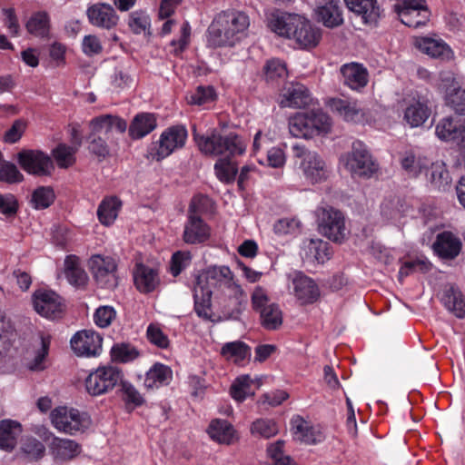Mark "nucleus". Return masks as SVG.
Instances as JSON below:
<instances>
[{
	"label": "nucleus",
	"mask_w": 465,
	"mask_h": 465,
	"mask_svg": "<svg viewBox=\"0 0 465 465\" xmlns=\"http://www.w3.org/2000/svg\"><path fill=\"white\" fill-rule=\"evenodd\" d=\"M75 153L76 149L74 147L64 143H58L52 150V156L54 157L57 166L61 169H68L75 163Z\"/></svg>",
	"instance_id": "09e8293b"
},
{
	"label": "nucleus",
	"mask_w": 465,
	"mask_h": 465,
	"mask_svg": "<svg viewBox=\"0 0 465 465\" xmlns=\"http://www.w3.org/2000/svg\"><path fill=\"white\" fill-rule=\"evenodd\" d=\"M212 201L207 195L198 194L193 197L188 208L187 215L201 217L208 212Z\"/></svg>",
	"instance_id": "774afa93"
},
{
	"label": "nucleus",
	"mask_w": 465,
	"mask_h": 465,
	"mask_svg": "<svg viewBox=\"0 0 465 465\" xmlns=\"http://www.w3.org/2000/svg\"><path fill=\"white\" fill-rule=\"evenodd\" d=\"M394 11L402 24L412 28L424 25L429 21L430 15L427 6L415 8L401 7L400 5H394Z\"/></svg>",
	"instance_id": "e433bc0d"
},
{
	"label": "nucleus",
	"mask_w": 465,
	"mask_h": 465,
	"mask_svg": "<svg viewBox=\"0 0 465 465\" xmlns=\"http://www.w3.org/2000/svg\"><path fill=\"white\" fill-rule=\"evenodd\" d=\"M301 257L310 264H323L331 257L330 244L321 239L307 240L303 242Z\"/></svg>",
	"instance_id": "b1692460"
},
{
	"label": "nucleus",
	"mask_w": 465,
	"mask_h": 465,
	"mask_svg": "<svg viewBox=\"0 0 465 465\" xmlns=\"http://www.w3.org/2000/svg\"><path fill=\"white\" fill-rule=\"evenodd\" d=\"M194 278L195 286L213 292L223 285H230L232 272L228 266H210L201 273L195 274Z\"/></svg>",
	"instance_id": "dca6fc26"
},
{
	"label": "nucleus",
	"mask_w": 465,
	"mask_h": 465,
	"mask_svg": "<svg viewBox=\"0 0 465 465\" xmlns=\"http://www.w3.org/2000/svg\"><path fill=\"white\" fill-rule=\"evenodd\" d=\"M213 170L217 179L224 184L233 183L239 173L238 163L229 158H219Z\"/></svg>",
	"instance_id": "a18cd8bd"
},
{
	"label": "nucleus",
	"mask_w": 465,
	"mask_h": 465,
	"mask_svg": "<svg viewBox=\"0 0 465 465\" xmlns=\"http://www.w3.org/2000/svg\"><path fill=\"white\" fill-rule=\"evenodd\" d=\"M23 180L24 175L20 173L16 165L3 159L0 163V182L18 183Z\"/></svg>",
	"instance_id": "052dcab7"
},
{
	"label": "nucleus",
	"mask_w": 465,
	"mask_h": 465,
	"mask_svg": "<svg viewBox=\"0 0 465 465\" xmlns=\"http://www.w3.org/2000/svg\"><path fill=\"white\" fill-rule=\"evenodd\" d=\"M34 310L48 320L61 319L65 311L64 299L51 289L39 288L32 294Z\"/></svg>",
	"instance_id": "9d476101"
},
{
	"label": "nucleus",
	"mask_w": 465,
	"mask_h": 465,
	"mask_svg": "<svg viewBox=\"0 0 465 465\" xmlns=\"http://www.w3.org/2000/svg\"><path fill=\"white\" fill-rule=\"evenodd\" d=\"M262 70L266 83L272 85L284 81L288 74L286 64L278 58L268 60Z\"/></svg>",
	"instance_id": "49530a36"
},
{
	"label": "nucleus",
	"mask_w": 465,
	"mask_h": 465,
	"mask_svg": "<svg viewBox=\"0 0 465 465\" xmlns=\"http://www.w3.org/2000/svg\"><path fill=\"white\" fill-rule=\"evenodd\" d=\"M21 168L36 176H49L54 170L50 155L40 150L24 149L17 154Z\"/></svg>",
	"instance_id": "f8f14e48"
},
{
	"label": "nucleus",
	"mask_w": 465,
	"mask_h": 465,
	"mask_svg": "<svg viewBox=\"0 0 465 465\" xmlns=\"http://www.w3.org/2000/svg\"><path fill=\"white\" fill-rule=\"evenodd\" d=\"M122 208V201L117 196H105L98 205L97 218L104 226H111Z\"/></svg>",
	"instance_id": "58836bf2"
},
{
	"label": "nucleus",
	"mask_w": 465,
	"mask_h": 465,
	"mask_svg": "<svg viewBox=\"0 0 465 465\" xmlns=\"http://www.w3.org/2000/svg\"><path fill=\"white\" fill-rule=\"evenodd\" d=\"M51 419L58 430L70 434L83 430L91 424L90 417L78 409H54Z\"/></svg>",
	"instance_id": "ddd939ff"
},
{
	"label": "nucleus",
	"mask_w": 465,
	"mask_h": 465,
	"mask_svg": "<svg viewBox=\"0 0 465 465\" xmlns=\"http://www.w3.org/2000/svg\"><path fill=\"white\" fill-rule=\"evenodd\" d=\"M253 381L249 375L237 377L230 388V394L238 402L243 401L249 395L253 394L252 386Z\"/></svg>",
	"instance_id": "5fc2aeb1"
},
{
	"label": "nucleus",
	"mask_w": 465,
	"mask_h": 465,
	"mask_svg": "<svg viewBox=\"0 0 465 465\" xmlns=\"http://www.w3.org/2000/svg\"><path fill=\"white\" fill-rule=\"evenodd\" d=\"M207 433L213 441L219 444L231 445L238 440L236 430L231 423L224 420H213L208 426Z\"/></svg>",
	"instance_id": "f704fd0d"
},
{
	"label": "nucleus",
	"mask_w": 465,
	"mask_h": 465,
	"mask_svg": "<svg viewBox=\"0 0 465 465\" xmlns=\"http://www.w3.org/2000/svg\"><path fill=\"white\" fill-rule=\"evenodd\" d=\"M461 247L460 240L449 231L438 233L432 244L435 254L446 260L456 258L460 254Z\"/></svg>",
	"instance_id": "a878e982"
},
{
	"label": "nucleus",
	"mask_w": 465,
	"mask_h": 465,
	"mask_svg": "<svg viewBox=\"0 0 465 465\" xmlns=\"http://www.w3.org/2000/svg\"><path fill=\"white\" fill-rule=\"evenodd\" d=\"M415 46L431 58L443 62L450 61L454 56L450 45L437 35L418 37L415 41Z\"/></svg>",
	"instance_id": "412c9836"
},
{
	"label": "nucleus",
	"mask_w": 465,
	"mask_h": 465,
	"mask_svg": "<svg viewBox=\"0 0 465 465\" xmlns=\"http://www.w3.org/2000/svg\"><path fill=\"white\" fill-rule=\"evenodd\" d=\"M64 265V273L67 282L77 289H85L89 282V277L87 272L81 266L79 257L74 254L66 255Z\"/></svg>",
	"instance_id": "7c9ffc66"
},
{
	"label": "nucleus",
	"mask_w": 465,
	"mask_h": 465,
	"mask_svg": "<svg viewBox=\"0 0 465 465\" xmlns=\"http://www.w3.org/2000/svg\"><path fill=\"white\" fill-rule=\"evenodd\" d=\"M465 129L464 121L459 116H445L435 127L436 136L442 142H454L461 139Z\"/></svg>",
	"instance_id": "cd10ccee"
},
{
	"label": "nucleus",
	"mask_w": 465,
	"mask_h": 465,
	"mask_svg": "<svg viewBox=\"0 0 465 465\" xmlns=\"http://www.w3.org/2000/svg\"><path fill=\"white\" fill-rule=\"evenodd\" d=\"M124 378L123 370L115 365L100 366L85 378L84 385L88 394L100 396L111 391Z\"/></svg>",
	"instance_id": "0eeeda50"
},
{
	"label": "nucleus",
	"mask_w": 465,
	"mask_h": 465,
	"mask_svg": "<svg viewBox=\"0 0 465 465\" xmlns=\"http://www.w3.org/2000/svg\"><path fill=\"white\" fill-rule=\"evenodd\" d=\"M210 237L211 227L202 217L187 215L182 235V239L186 244H203Z\"/></svg>",
	"instance_id": "aec40b11"
},
{
	"label": "nucleus",
	"mask_w": 465,
	"mask_h": 465,
	"mask_svg": "<svg viewBox=\"0 0 465 465\" xmlns=\"http://www.w3.org/2000/svg\"><path fill=\"white\" fill-rule=\"evenodd\" d=\"M54 190L49 186H40L32 194V203L35 209L48 208L54 201Z\"/></svg>",
	"instance_id": "4d7b16f0"
},
{
	"label": "nucleus",
	"mask_w": 465,
	"mask_h": 465,
	"mask_svg": "<svg viewBox=\"0 0 465 465\" xmlns=\"http://www.w3.org/2000/svg\"><path fill=\"white\" fill-rule=\"evenodd\" d=\"M309 112L311 119L313 121L314 136L327 134L331 126L330 116L322 110H312Z\"/></svg>",
	"instance_id": "680f3d73"
},
{
	"label": "nucleus",
	"mask_w": 465,
	"mask_h": 465,
	"mask_svg": "<svg viewBox=\"0 0 465 465\" xmlns=\"http://www.w3.org/2000/svg\"><path fill=\"white\" fill-rule=\"evenodd\" d=\"M346 7L360 16L365 25H376L381 16V7L377 0H344Z\"/></svg>",
	"instance_id": "393cba45"
},
{
	"label": "nucleus",
	"mask_w": 465,
	"mask_h": 465,
	"mask_svg": "<svg viewBox=\"0 0 465 465\" xmlns=\"http://www.w3.org/2000/svg\"><path fill=\"white\" fill-rule=\"evenodd\" d=\"M110 353L113 361L120 363L131 362L140 356L136 347L127 342L114 344Z\"/></svg>",
	"instance_id": "603ef678"
},
{
	"label": "nucleus",
	"mask_w": 465,
	"mask_h": 465,
	"mask_svg": "<svg viewBox=\"0 0 465 465\" xmlns=\"http://www.w3.org/2000/svg\"><path fill=\"white\" fill-rule=\"evenodd\" d=\"M71 348L80 357H96L102 352L103 338L92 330L75 332L70 340Z\"/></svg>",
	"instance_id": "2eb2a0df"
},
{
	"label": "nucleus",
	"mask_w": 465,
	"mask_h": 465,
	"mask_svg": "<svg viewBox=\"0 0 465 465\" xmlns=\"http://www.w3.org/2000/svg\"><path fill=\"white\" fill-rule=\"evenodd\" d=\"M86 15L92 25L106 30L115 27L119 21L114 8L105 3L91 5L87 7Z\"/></svg>",
	"instance_id": "6ab92c4d"
},
{
	"label": "nucleus",
	"mask_w": 465,
	"mask_h": 465,
	"mask_svg": "<svg viewBox=\"0 0 465 465\" xmlns=\"http://www.w3.org/2000/svg\"><path fill=\"white\" fill-rule=\"evenodd\" d=\"M173 381V370L161 362H155L146 371L143 386L147 391H154L167 386Z\"/></svg>",
	"instance_id": "c756f323"
},
{
	"label": "nucleus",
	"mask_w": 465,
	"mask_h": 465,
	"mask_svg": "<svg viewBox=\"0 0 465 465\" xmlns=\"http://www.w3.org/2000/svg\"><path fill=\"white\" fill-rule=\"evenodd\" d=\"M194 140L202 153L220 158L233 159L244 154L247 148L244 138L235 132L213 129L206 134H194Z\"/></svg>",
	"instance_id": "7ed1b4c3"
},
{
	"label": "nucleus",
	"mask_w": 465,
	"mask_h": 465,
	"mask_svg": "<svg viewBox=\"0 0 465 465\" xmlns=\"http://www.w3.org/2000/svg\"><path fill=\"white\" fill-rule=\"evenodd\" d=\"M249 16L242 11L226 10L219 14L207 29V44L213 48L234 47L247 35Z\"/></svg>",
	"instance_id": "f257e3e1"
},
{
	"label": "nucleus",
	"mask_w": 465,
	"mask_h": 465,
	"mask_svg": "<svg viewBox=\"0 0 465 465\" xmlns=\"http://www.w3.org/2000/svg\"><path fill=\"white\" fill-rule=\"evenodd\" d=\"M22 430L17 421L5 420L0 422V448L11 451L16 445L17 437Z\"/></svg>",
	"instance_id": "c03bdc74"
},
{
	"label": "nucleus",
	"mask_w": 465,
	"mask_h": 465,
	"mask_svg": "<svg viewBox=\"0 0 465 465\" xmlns=\"http://www.w3.org/2000/svg\"><path fill=\"white\" fill-rule=\"evenodd\" d=\"M88 267L99 288L114 290L117 287V264L112 257L94 254L88 260Z\"/></svg>",
	"instance_id": "9b49d317"
},
{
	"label": "nucleus",
	"mask_w": 465,
	"mask_h": 465,
	"mask_svg": "<svg viewBox=\"0 0 465 465\" xmlns=\"http://www.w3.org/2000/svg\"><path fill=\"white\" fill-rule=\"evenodd\" d=\"M296 155L302 156L301 167L305 178L312 183H320L327 180L329 170L321 155L315 152H297Z\"/></svg>",
	"instance_id": "a211bd4d"
},
{
	"label": "nucleus",
	"mask_w": 465,
	"mask_h": 465,
	"mask_svg": "<svg viewBox=\"0 0 465 465\" xmlns=\"http://www.w3.org/2000/svg\"><path fill=\"white\" fill-rule=\"evenodd\" d=\"M427 175L430 183L438 190H446L451 182L450 173L444 163H431Z\"/></svg>",
	"instance_id": "864d4df0"
},
{
	"label": "nucleus",
	"mask_w": 465,
	"mask_h": 465,
	"mask_svg": "<svg viewBox=\"0 0 465 465\" xmlns=\"http://www.w3.org/2000/svg\"><path fill=\"white\" fill-rule=\"evenodd\" d=\"M441 302L447 310L453 312L456 317L463 318L465 315V300L460 289L453 284L445 288Z\"/></svg>",
	"instance_id": "a19ab883"
},
{
	"label": "nucleus",
	"mask_w": 465,
	"mask_h": 465,
	"mask_svg": "<svg viewBox=\"0 0 465 465\" xmlns=\"http://www.w3.org/2000/svg\"><path fill=\"white\" fill-rule=\"evenodd\" d=\"M326 106L345 122L364 124L369 121L367 111L355 100L329 98Z\"/></svg>",
	"instance_id": "4468645a"
},
{
	"label": "nucleus",
	"mask_w": 465,
	"mask_h": 465,
	"mask_svg": "<svg viewBox=\"0 0 465 465\" xmlns=\"http://www.w3.org/2000/svg\"><path fill=\"white\" fill-rule=\"evenodd\" d=\"M291 426L295 439L305 444H317L325 439L322 426L312 425L301 416L293 417Z\"/></svg>",
	"instance_id": "4be33fe9"
},
{
	"label": "nucleus",
	"mask_w": 465,
	"mask_h": 465,
	"mask_svg": "<svg viewBox=\"0 0 465 465\" xmlns=\"http://www.w3.org/2000/svg\"><path fill=\"white\" fill-rule=\"evenodd\" d=\"M25 29L29 35L39 39H49L51 19L46 11L34 12L26 21Z\"/></svg>",
	"instance_id": "4c0bfd02"
},
{
	"label": "nucleus",
	"mask_w": 465,
	"mask_h": 465,
	"mask_svg": "<svg viewBox=\"0 0 465 465\" xmlns=\"http://www.w3.org/2000/svg\"><path fill=\"white\" fill-rule=\"evenodd\" d=\"M427 166L428 163L420 157L416 158L412 153H407L401 159V167L410 176H418L427 168Z\"/></svg>",
	"instance_id": "e2e57ef3"
},
{
	"label": "nucleus",
	"mask_w": 465,
	"mask_h": 465,
	"mask_svg": "<svg viewBox=\"0 0 465 465\" xmlns=\"http://www.w3.org/2000/svg\"><path fill=\"white\" fill-rule=\"evenodd\" d=\"M343 84L351 90L360 91L368 84L367 69L358 63L345 64L341 67Z\"/></svg>",
	"instance_id": "2f4dec72"
},
{
	"label": "nucleus",
	"mask_w": 465,
	"mask_h": 465,
	"mask_svg": "<svg viewBox=\"0 0 465 465\" xmlns=\"http://www.w3.org/2000/svg\"><path fill=\"white\" fill-rule=\"evenodd\" d=\"M439 88L444 93L446 104L457 114H465V89H462L455 77L445 74L440 77Z\"/></svg>",
	"instance_id": "f3484780"
},
{
	"label": "nucleus",
	"mask_w": 465,
	"mask_h": 465,
	"mask_svg": "<svg viewBox=\"0 0 465 465\" xmlns=\"http://www.w3.org/2000/svg\"><path fill=\"white\" fill-rule=\"evenodd\" d=\"M188 131L184 124H173L165 128L156 142L151 143L147 150V157L161 162L174 152L185 146Z\"/></svg>",
	"instance_id": "20e7f679"
},
{
	"label": "nucleus",
	"mask_w": 465,
	"mask_h": 465,
	"mask_svg": "<svg viewBox=\"0 0 465 465\" xmlns=\"http://www.w3.org/2000/svg\"><path fill=\"white\" fill-rule=\"evenodd\" d=\"M134 282L141 293L153 292L160 284L158 270L143 263H137L134 271Z\"/></svg>",
	"instance_id": "bb28decb"
},
{
	"label": "nucleus",
	"mask_w": 465,
	"mask_h": 465,
	"mask_svg": "<svg viewBox=\"0 0 465 465\" xmlns=\"http://www.w3.org/2000/svg\"><path fill=\"white\" fill-rule=\"evenodd\" d=\"M50 450L55 460L67 461L80 454L81 445L73 440L54 438Z\"/></svg>",
	"instance_id": "ea45409f"
},
{
	"label": "nucleus",
	"mask_w": 465,
	"mask_h": 465,
	"mask_svg": "<svg viewBox=\"0 0 465 465\" xmlns=\"http://www.w3.org/2000/svg\"><path fill=\"white\" fill-rule=\"evenodd\" d=\"M431 114L430 101L426 97H418L406 107L404 120L411 127L422 125Z\"/></svg>",
	"instance_id": "473e14b6"
},
{
	"label": "nucleus",
	"mask_w": 465,
	"mask_h": 465,
	"mask_svg": "<svg viewBox=\"0 0 465 465\" xmlns=\"http://www.w3.org/2000/svg\"><path fill=\"white\" fill-rule=\"evenodd\" d=\"M128 25L134 34L140 35L150 25V18L143 11H134L130 14Z\"/></svg>",
	"instance_id": "69168bd1"
},
{
	"label": "nucleus",
	"mask_w": 465,
	"mask_h": 465,
	"mask_svg": "<svg viewBox=\"0 0 465 465\" xmlns=\"http://www.w3.org/2000/svg\"><path fill=\"white\" fill-rule=\"evenodd\" d=\"M271 29L280 36L293 39L302 49L316 47L322 39V30L306 17L282 12L271 21Z\"/></svg>",
	"instance_id": "f03ea898"
},
{
	"label": "nucleus",
	"mask_w": 465,
	"mask_h": 465,
	"mask_svg": "<svg viewBox=\"0 0 465 465\" xmlns=\"http://www.w3.org/2000/svg\"><path fill=\"white\" fill-rule=\"evenodd\" d=\"M339 3V0H328L324 4L317 5L313 10L316 22L330 29L341 26L344 23V19Z\"/></svg>",
	"instance_id": "5701e85b"
},
{
	"label": "nucleus",
	"mask_w": 465,
	"mask_h": 465,
	"mask_svg": "<svg viewBox=\"0 0 465 465\" xmlns=\"http://www.w3.org/2000/svg\"><path fill=\"white\" fill-rule=\"evenodd\" d=\"M193 311L196 315L204 322H219L222 321H238L243 311L242 302H236L235 306L231 310L227 311L223 309V316H219L217 319L214 318L213 313V303L212 296L213 291L205 289H200L197 286H193Z\"/></svg>",
	"instance_id": "423d86ee"
},
{
	"label": "nucleus",
	"mask_w": 465,
	"mask_h": 465,
	"mask_svg": "<svg viewBox=\"0 0 465 465\" xmlns=\"http://www.w3.org/2000/svg\"><path fill=\"white\" fill-rule=\"evenodd\" d=\"M157 126V120L152 113L136 114L128 128V134L133 140H140L151 134Z\"/></svg>",
	"instance_id": "72a5a7b5"
},
{
	"label": "nucleus",
	"mask_w": 465,
	"mask_h": 465,
	"mask_svg": "<svg viewBox=\"0 0 465 465\" xmlns=\"http://www.w3.org/2000/svg\"><path fill=\"white\" fill-rule=\"evenodd\" d=\"M311 102L308 88L300 83H291L282 94V106L302 108Z\"/></svg>",
	"instance_id": "c9c22d12"
},
{
	"label": "nucleus",
	"mask_w": 465,
	"mask_h": 465,
	"mask_svg": "<svg viewBox=\"0 0 465 465\" xmlns=\"http://www.w3.org/2000/svg\"><path fill=\"white\" fill-rule=\"evenodd\" d=\"M221 354L227 358H234L236 363H241L251 357V347L242 341L226 342L222 347Z\"/></svg>",
	"instance_id": "8fccbe9b"
},
{
	"label": "nucleus",
	"mask_w": 465,
	"mask_h": 465,
	"mask_svg": "<svg viewBox=\"0 0 465 465\" xmlns=\"http://www.w3.org/2000/svg\"><path fill=\"white\" fill-rule=\"evenodd\" d=\"M148 341L161 349H167L170 344L168 336L155 324H149L146 330Z\"/></svg>",
	"instance_id": "338daca9"
},
{
	"label": "nucleus",
	"mask_w": 465,
	"mask_h": 465,
	"mask_svg": "<svg viewBox=\"0 0 465 465\" xmlns=\"http://www.w3.org/2000/svg\"><path fill=\"white\" fill-rule=\"evenodd\" d=\"M218 99V94L213 85H198L186 95V101L190 105H196L208 109Z\"/></svg>",
	"instance_id": "79ce46f5"
},
{
	"label": "nucleus",
	"mask_w": 465,
	"mask_h": 465,
	"mask_svg": "<svg viewBox=\"0 0 465 465\" xmlns=\"http://www.w3.org/2000/svg\"><path fill=\"white\" fill-rule=\"evenodd\" d=\"M116 317V311L113 306L98 307L94 313V322L100 328L108 327Z\"/></svg>",
	"instance_id": "0e129e2a"
},
{
	"label": "nucleus",
	"mask_w": 465,
	"mask_h": 465,
	"mask_svg": "<svg viewBox=\"0 0 465 465\" xmlns=\"http://www.w3.org/2000/svg\"><path fill=\"white\" fill-rule=\"evenodd\" d=\"M317 215L319 231L323 236L335 242H341L345 239L348 230L341 211L325 206L318 209Z\"/></svg>",
	"instance_id": "1a4fd4ad"
},
{
	"label": "nucleus",
	"mask_w": 465,
	"mask_h": 465,
	"mask_svg": "<svg viewBox=\"0 0 465 465\" xmlns=\"http://www.w3.org/2000/svg\"><path fill=\"white\" fill-rule=\"evenodd\" d=\"M430 267L431 263L427 260L416 259L406 261L399 270V281L401 282L404 278L416 271L427 272L430 271Z\"/></svg>",
	"instance_id": "bf43d9fd"
},
{
	"label": "nucleus",
	"mask_w": 465,
	"mask_h": 465,
	"mask_svg": "<svg viewBox=\"0 0 465 465\" xmlns=\"http://www.w3.org/2000/svg\"><path fill=\"white\" fill-rule=\"evenodd\" d=\"M313 121L310 116V112L297 113L290 119V133L295 137L312 138L314 137Z\"/></svg>",
	"instance_id": "37998d69"
},
{
	"label": "nucleus",
	"mask_w": 465,
	"mask_h": 465,
	"mask_svg": "<svg viewBox=\"0 0 465 465\" xmlns=\"http://www.w3.org/2000/svg\"><path fill=\"white\" fill-rule=\"evenodd\" d=\"M118 394L126 405H134V407H141L145 404V399L143 393L129 381L122 378L118 382Z\"/></svg>",
	"instance_id": "de8ad7c7"
},
{
	"label": "nucleus",
	"mask_w": 465,
	"mask_h": 465,
	"mask_svg": "<svg viewBox=\"0 0 465 465\" xmlns=\"http://www.w3.org/2000/svg\"><path fill=\"white\" fill-rule=\"evenodd\" d=\"M40 347L35 352V358L29 364L31 371H42L45 369V360L49 353L51 337L49 335L41 334Z\"/></svg>",
	"instance_id": "13d9d810"
},
{
	"label": "nucleus",
	"mask_w": 465,
	"mask_h": 465,
	"mask_svg": "<svg viewBox=\"0 0 465 465\" xmlns=\"http://www.w3.org/2000/svg\"><path fill=\"white\" fill-rule=\"evenodd\" d=\"M250 431L254 437L269 439L278 434L279 426L272 419L261 418L252 421Z\"/></svg>",
	"instance_id": "3c124183"
},
{
	"label": "nucleus",
	"mask_w": 465,
	"mask_h": 465,
	"mask_svg": "<svg viewBox=\"0 0 465 465\" xmlns=\"http://www.w3.org/2000/svg\"><path fill=\"white\" fill-rule=\"evenodd\" d=\"M343 160L346 169L353 178L370 179L379 170V164L373 159L367 145L360 140L352 143L351 152Z\"/></svg>",
	"instance_id": "39448f33"
},
{
	"label": "nucleus",
	"mask_w": 465,
	"mask_h": 465,
	"mask_svg": "<svg viewBox=\"0 0 465 465\" xmlns=\"http://www.w3.org/2000/svg\"><path fill=\"white\" fill-rule=\"evenodd\" d=\"M269 297L262 286H256L252 293V309L260 314L262 326L267 331H276L282 324V312L277 303H269Z\"/></svg>",
	"instance_id": "6e6552de"
},
{
	"label": "nucleus",
	"mask_w": 465,
	"mask_h": 465,
	"mask_svg": "<svg viewBox=\"0 0 465 465\" xmlns=\"http://www.w3.org/2000/svg\"><path fill=\"white\" fill-rule=\"evenodd\" d=\"M294 293L302 303L312 304L320 297V289L316 282L302 272L296 274L292 281Z\"/></svg>",
	"instance_id": "c85d7f7f"
},
{
	"label": "nucleus",
	"mask_w": 465,
	"mask_h": 465,
	"mask_svg": "<svg viewBox=\"0 0 465 465\" xmlns=\"http://www.w3.org/2000/svg\"><path fill=\"white\" fill-rule=\"evenodd\" d=\"M192 263V254L186 251H177L173 253L170 263L169 272L174 278L178 277Z\"/></svg>",
	"instance_id": "6e6d98bb"
}]
</instances>
